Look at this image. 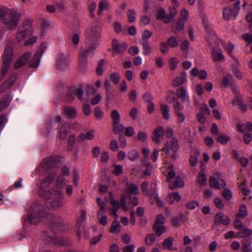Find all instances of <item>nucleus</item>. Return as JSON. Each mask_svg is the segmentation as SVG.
<instances>
[{
	"mask_svg": "<svg viewBox=\"0 0 252 252\" xmlns=\"http://www.w3.org/2000/svg\"><path fill=\"white\" fill-rule=\"evenodd\" d=\"M53 183L59 189H61L65 186L66 181L63 175L53 173L41 182L38 193L40 196L48 199L47 202L50 205L51 208L58 209L62 206L64 194L58 189H53L52 190L47 189V188Z\"/></svg>",
	"mask_w": 252,
	"mask_h": 252,
	"instance_id": "nucleus-1",
	"label": "nucleus"
},
{
	"mask_svg": "<svg viewBox=\"0 0 252 252\" xmlns=\"http://www.w3.org/2000/svg\"><path fill=\"white\" fill-rule=\"evenodd\" d=\"M102 25L98 22H94L87 30V37L90 42L88 50L81 49L79 52L80 60L84 62L90 53L94 50L99 45V38L100 36Z\"/></svg>",
	"mask_w": 252,
	"mask_h": 252,
	"instance_id": "nucleus-2",
	"label": "nucleus"
},
{
	"mask_svg": "<svg viewBox=\"0 0 252 252\" xmlns=\"http://www.w3.org/2000/svg\"><path fill=\"white\" fill-rule=\"evenodd\" d=\"M204 23L206 29V40L212 49L211 54L213 59L215 62H221L224 60V56L222 50L219 46V42L217 36L211 28V25Z\"/></svg>",
	"mask_w": 252,
	"mask_h": 252,
	"instance_id": "nucleus-3",
	"label": "nucleus"
},
{
	"mask_svg": "<svg viewBox=\"0 0 252 252\" xmlns=\"http://www.w3.org/2000/svg\"><path fill=\"white\" fill-rule=\"evenodd\" d=\"M20 14L14 10L7 7H2L0 9V19L5 26L9 29H13L17 26Z\"/></svg>",
	"mask_w": 252,
	"mask_h": 252,
	"instance_id": "nucleus-4",
	"label": "nucleus"
},
{
	"mask_svg": "<svg viewBox=\"0 0 252 252\" xmlns=\"http://www.w3.org/2000/svg\"><path fill=\"white\" fill-rule=\"evenodd\" d=\"M179 2L177 0H172L171 5L170 6V16L166 13L165 10L161 8L157 14L158 19L162 20L165 23H169L171 21V18H173L174 21H175V16L178 13V7Z\"/></svg>",
	"mask_w": 252,
	"mask_h": 252,
	"instance_id": "nucleus-5",
	"label": "nucleus"
},
{
	"mask_svg": "<svg viewBox=\"0 0 252 252\" xmlns=\"http://www.w3.org/2000/svg\"><path fill=\"white\" fill-rule=\"evenodd\" d=\"M42 207L38 202H35L31 206V213L28 214L26 220L31 224H35L41 220V217L46 216V213L43 215Z\"/></svg>",
	"mask_w": 252,
	"mask_h": 252,
	"instance_id": "nucleus-6",
	"label": "nucleus"
},
{
	"mask_svg": "<svg viewBox=\"0 0 252 252\" xmlns=\"http://www.w3.org/2000/svg\"><path fill=\"white\" fill-rule=\"evenodd\" d=\"M179 150V145L176 139L173 138L170 141H167L161 151L168 157L176 159L178 158L177 152Z\"/></svg>",
	"mask_w": 252,
	"mask_h": 252,
	"instance_id": "nucleus-7",
	"label": "nucleus"
},
{
	"mask_svg": "<svg viewBox=\"0 0 252 252\" xmlns=\"http://www.w3.org/2000/svg\"><path fill=\"white\" fill-rule=\"evenodd\" d=\"M13 56L12 48L10 46L6 47L3 53V65L1 68V73L3 75H4L8 71Z\"/></svg>",
	"mask_w": 252,
	"mask_h": 252,
	"instance_id": "nucleus-8",
	"label": "nucleus"
},
{
	"mask_svg": "<svg viewBox=\"0 0 252 252\" xmlns=\"http://www.w3.org/2000/svg\"><path fill=\"white\" fill-rule=\"evenodd\" d=\"M209 185L212 188L220 189L224 188L226 184L224 181L221 179L220 173L217 171L210 177Z\"/></svg>",
	"mask_w": 252,
	"mask_h": 252,
	"instance_id": "nucleus-9",
	"label": "nucleus"
},
{
	"mask_svg": "<svg viewBox=\"0 0 252 252\" xmlns=\"http://www.w3.org/2000/svg\"><path fill=\"white\" fill-rule=\"evenodd\" d=\"M47 48V43L45 42L42 43L39 49L37 51L35 54L29 61V65L32 67H36L39 64L40 57L42 55L44 51Z\"/></svg>",
	"mask_w": 252,
	"mask_h": 252,
	"instance_id": "nucleus-10",
	"label": "nucleus"
},
{
	"mask_svg": "<svg viewBox=\"0 0 252 252\" xmlns=\"http://www.w3.org/2000/svg\"><path fill=\"white\" fill-rule=\"evenodd\" d=\"M230 222V219L228 216L222 212L217 213L214 217V228L219 224L223 225H227Z\"/></svg>",
	"mask_w": 252,
	"mask_h": 252,
	"instance_id": "nucleus-11",
	"label": "nucleus"
},
{
	"mask_svg": "<svg viewBox=\"0 0 252 252\" xmlns=\"http://www.w3.org/2000/svg\"><path fill=\"white\" fill-rule=\"evenodd\" d=\"M164 135V128L161 126H158L153 132L152 139L154 142L159 144L161 142L160 139L163 137Z\"/></svg>",
	"mask_w": 252,
	"mask_h": 252,
	"instance_id": "nucleus-12",
	"label": "nucleus"
},
{
	"mask_svg": "<svg viewBox=\"0 0 252 252\" xmlns=\"http://www.w3.org/2000/svg\"><path fill=\"white\" fill-rule=\"evenodd\" d=\"M176 95L183 102L189 104L190 103L189 94L187 90L183 87H179L176 91Z\"/></svg>",
	"mask_w": 252,
	"mask_h": 252,
	"instance_id": "nucleus-13",
	"label": "nucleus"
},
{
	"mask_svg": "<svg viewBox=\"0 0 252 252\" xmlns=\"http://www.w3.org/2000/svg\"><path fill=\"white\" fill-rule=\"evenodd\" d=\"M181 18L178 20L177 29L181 31L184 29L185 22L189 18V12L186 9H183L180 12Z\"/></svg>",
	"mask_w": 252,
	"mask_h": 252,
	"instance_id": "nucleus-14",
	"label": "nucleus"
},
{
	"mask_svg": "<svg viewBox=\"0 0 252 252\" xmlns=\"http://www.w3.org/2000/svg\"><path fill=\"white\" fill-rule=\"evenodd\" d=\"M188 81L187 73L182 72L179 76H177L172 80V85L174 87H177L187 82Z\"/></svg>",
	"mask_w": 252,
	"mask_h": 252,
	"instance_id": "nucleus-15",
	"label": "nucleus"
},
{
	"mask_svg": "<svg viewBox=\"0 0 252 252\" xmlns=\"http://www.w3.org/2000/svg\"><path fill=\"white\" fill-rule=\"evenodd\" d=\"M47 217H48V220L49 223H51V228L55 233H58L60 231L63 230L62 228H60L62 227L61 223L55 221L54 217L50 215H48Z\"/></svg>",
	"mask_w": 252,
	"mask_h": 252,
	"instance_id": "nucleus-16",
	"label": "nucleus"
},
{
	"mask_svg": "<svg viewBox=\"0 0 252 252\" xmlns=\"http://www.w3.org/2000/svg\"><path fill=\"white\" fill-rule=\"evenodd\" d=\"M113 47L114 50L118 53H122L125 51L127 48V45L126 42L120 43L117 40H114L113 41Z\"/></svg>",
	"mask_w": 252,
	"mask_h": 252,
	"instance_id": "nucleus-17",
	"label": "nucleus"
},
{
	"mask_svg": "<svg viewBox=\"0 0 252 252\" xmlns=\"http://www.w3.org/2000/svg\"><path fill=\"white\" fill-rule=\"evenodd\" d=\"M201 167L200 171L198 174L197 182L200 185H204L207 182V177L205 175V167L203 166L202 162H201Z\"/></svg>",
	"mask_w": 252,
	"mask_h": 252,
	"instance_id": "nucleus-18",
	"label": "nucleus"
},
{
	"mask_svg": "<svg viewBox=\"0 0 252 252\" xmlns=\"http://www.w3.org/2000/svg\"><path fill=\"white\" fill-rule=\"evenodd\" d=\"M68 64L66 56L63 54L60 55L57 60V67L60 69H63L68 65Z\"/></svg>",
	"mask_w": 252,
	"mask_h": 252,
	"instance_id": "nucleus-19",
	"label": "nucleus"
},
{
	"mask_svg": "<svg viewBox=\"0 0 252 252\" xmlns=\"http://www.w3.org/2000/svg\"><path fill=\"white\" fill-rule=\"evenodd\" d=\"M160 110L163 118L166 120L170 119V107L166 104H161L160 106Z\"/></svg>",
	"mask_w": 252,
	"mask_h": 252,
	"instance_id": "nucleus-20",
	"label": "nucleus"
},
{
	"mask_svg": "<svg viewBox=\"0 0 252 252\" xmlns=\"http://www.w3.org/2000/svg\"><path fill=\"white\" fill-rule=\"evenodd\" d=\"M31 56L30 52H27L22 56L19 59L15 64V67L16 69L20 68L21 66L25 64L27 62V59Z\"/></svg>",
	"mask_w": 252,
	"mask_h": 252,
	"instance_id": "nucleus-21",
	"label": "nucleus"
},
{
	"mask_svg": "<svg viewBox=\"0 0 252 252\" xmlns=\"http://www.w3.org/2000/svg\"><path fill=\"white\" fill-rule=\"evenodd\" d=\"M63 113L68 118H74L77 115V110L75 108L70 106L65 107Z\"/></svg>",
	"mask_w": 252,
	"mask_h": 252,
	"instance_id": "nucleus-22",
	"label": "nucleus"
},
{
	"mask_svg": "<svg viewBox=\"0 0 252 252\" xmlns=\"http://www.w3.org/2000/svg\"><path fill=\"white\" fill-rule=\"evenodd\" d=\"M232 104L233 106L239 105L243 112L247 111V106L244 104L243 97L241 95L236 96V99L232 101Z\"/></svg>",
	"mask_w": 252,
	"mask_h": 252,
	"instance_id": "nucleus-23",
	"label": "nucleus"
},
{
	"mask_svg": "<svg viewBox=\"0 0 252 252\" xmlns=\"http://www.w3.org/2000/svg\"><path fill=\"white\" fill-rule=\"evenodd\" d=\"M140 43L142 45L143 53L146 56L150 55L151 53L152 47L150 45L149 41L147 40L141 39L140 40Z\"/></svg>",
	"mask_w": 252,
	"mask_h": 252,
	"instance_id": "nucleus-24",
	"label": "nucleus"
},
{
	"mask_svg": "<svg viewBox=\"0 0 252 252\" xmlns=\"http://www.w3.org/2000/svg\"><path fill=\"white\" fill-rule=\"evenodd\" d=\"M184 186L183 180L179 176L176 178L175 181H170L169 187L171 189H174L176 188H182Z\"/></svg>",
	"mask_w": 252,
	"mask_h": 252,
	"instance_id": "nucleus-25",
	"label": "nucleus"
},
{
	"mask_svg": "<svg viewBox=\"0 0 252 252\" xmlns=\"http://www.w3.org/2000/svg\"><path fill=\"white\" fill-rule=\"evenodd\" d=\"M69 125L68 123H65L60 128L59 135L61 139H65L69 132Z\"/></svg>",
	"mask_w": 252,
	"mask_h": 252,
	"instance_id": "nucleus-26",
	"label": "nucleus"
},
{
	"mask_svg": "<svg viewBox=\"0 0 252 252\" xmlns=\"http://www.w3.org/2000/svg\"><path fill=\"white\" fill-rule=\"evenodd\" d=\"M237 130L240 132H245L246 131H252V123L247 122L246 124H238Z\"/></svg>",
	"mask_w": 252,
	"mask_h": 252,
	"instance_id": "nucleus-27",
	"label": "nucleus"
},
{
	"mask_svg": "<svg viewBox=\"0 0 252 252\" xmlns=\"http://www.w3.org/2000/svg\"><path fill=\"white\" fill-rule=\"evenodd\" d=\"M56 159L53 158H51L45 160L42 165L43 169L45 171H47L53 167H57L58 165H55L53 163V162Z\"/></svg>",
	"mask_w": 252,
	"mask_h": 252,
	"instance_id": "nucleus-28",
	"label": "nucleus"
},
{
	"mask_svg": "<svg viewBox=\"0 0 252 252\" xmlns=\"http://www.w3.org/2000/svg\"><path fill=\"white\" fill-rule=\"evenodd\" d=\"M181 199V196L178 192L169 193L168 194V202L170 204H172L174 202H179Z\"/></svg>",
	"mask_w": 252,
	"mask_h": 252,
	"instance_id": "nucleus-29",
	"label": "nucleus"
},
{
	"mask_svg": "<svg viewBox=\"0 0 252 252\" xmlns=\"http://www.w3.org/2000/svg\"><path fill=\"white\" fill-rule=\"evenodd\" d=\"M238 12L236 13L233 12L232 8L230 7H225L224 9L223 12V18L226 20H229L231 19L232 15L236 16Z\"/></svg>",
	"mask_w": 252,
	"mask_h": 252,
	"instance_id": "nucleus-30",
	"label": "nucleus"
},
{
	"mask_svg": "<svg viewBox=\"0 0 252 252\" xmlns=\"http://www.w3.org/2000/svg\"><path fill=\"white\" fill-rule=\"evenodd\" d=\"M174 238L172 237H169L165 239L163 242V248L164 249H167L169 250H173Z\"/></svg>",
	"mask_w": 252,
	"mask_h": 252,
	"instance_id": "nucleus-31",
	"label": "nucleus"
},
{
	"mask_svg": "<svg viewBox=\"0 0 252 252\" xmlns=\"http://www.w3.org/2000/svg\"><path fill=\"white\" fill-rule=\"evenodd\" d=\"M174 113L182 112L184 110V106L181 102L175 97L173 99Z\"/></svg>",
	"mask_w": 252,
	"mask_h": 252,
	"instance_id": "nucleus-32",
	"label": "nucleus"
},
{
	"mask_svg": "<svg viewBox=\"0 0 252 252\" xmlns=\"http://www.w3.org/2000/svg\"><path fill=\"white\" fill-rule=\"evenodd\" d=\"M109 8V3L106 0H101L99 3L98 14L101 15L104 10H106Z\"/></svg>",
	"mask_w": 252,
	"mask_h": 252,
	"instance_id": "nucleus-33",
	"label": "nucleus"
},
{
	"mask_svg": "<svg viewBox=\"0 0 252 252\" xmlns=\"http://www.w3.org/2000/svg\"><path fill=\"white\" fill-rule=\"evenodd\" d=\"M248 215L247 208L244 205H241L239 208V212L236 215L237 217L244 219Z\"/></svg>",
	"mask_w": 252,
	"mask_h": 252,
	"instance_id": "nucleus-34",
	"label": "nucleus"
},
{
	"mask_svg": "<svg viewBox=\"0 0 252 252\" xmlns=\"http://www.w3.org/2000/svg\"><path fill=\"white\" fill-rule=\"evenodd\" d=\"M121 224L119 221H114L111 226L110 231L113 233H118L120 231Z\"/></svg>",
	"mask_w": 252,
	"mask_h": 252,
	"instance_id": "nucleus-35",
	"label": "nucleus"
},
{
	"mask_svg": "<svg viewBox=\"0 0 252 252\" xmlns=\"http://www.w3.org/2000/svg\"><path fill=\"white\" fill-rule=\"evenodd\" d=\"M113 124H119L120 121V115L117 110H114L112 111L111 114Z\"/></svg>",
	"mask_w": 252,
	"mask_h": 252,
	"instance_id": "nucleus-36",
	"label": "nucleus"
},
{
	"mask_svg": "<svg viewBox=\"0 0 252 252\" xmlns=\"http://www.w3.org/2000/svg\"><path fill=\"white\" fill-rule=\"evenodd\" d=\"M230 138L229 136L226 135L225 134H220L218 138L217 141L222 145L226 144L228 143V142L230 140Z\"/></svg>",
	"mask_w": 252,
	"mask_h": 252,
	"instance_id": "nucleus-37",
	"label": "nucleus"
},
{
	"mask_svg": "<svg viewBox=\"0 0 252 252\" xmlns=\"http://www.w3.org/2000/svg\"><path fill=\"white\" fill-rule=\"evenodd\" d=\"M126 190L128 191V193H130L133 194H137L139 193V189L137 186L133 184H130L126 187Z\"/></svg>",
	"mask_w": 252,
	"mask_h": 252,
	"instance_id": "nucleus-38",
	"label": "nucleus"
},
{
	"mask_svg": "<svg viewBox=\"0 0 252 252\" xmlns=\"http://www.w3.org/2000/svg\"><path fill=\"white\" fill-rule=\"evenodd\" d=\"M27 32L25 29H20L17 34L16 37L18 42H22L26 37Z\"/></svg>",
	"mask_w": 252,
	"mask_h": 252,
	"instance_id": "nucleus-39",
	"label": "nucleus"
},
{
	"mask_svg": "<svg viewBox=\"0 0 252 252\" xmlns=\"http://www.w3.org/2000/svg\"><path fill=\"white\" fill-rule=\"evenodd\" d=\"M73 93L80 100L83 99L84 92L81 86L75 88L73 90Z\"/></svg>",
	"mask_w": 252,
	"mask_h": 252,
	"instance_id": "nucleus-40",
	"label": "nucleus"
},
{
	"mask_svg": "<svg viewBox=\"0 0 252 252\" xmlns=\"http://www.w3.org/2000/svg\"><path fill=\"white\" fill-rule=\"evenodd\" d=\"M128 157L130 160L134 161L139 157V154L136 150H131L128 153Z\"/></svg>",
	"mask_w": 252,
	"mask_h": 252,
	"instance_id": "nucleus-41",
	"label": "nucleus"
},
{
	"mask_svg": "<svg viewBox=\"0 0 252 252\" xmlns=\"http://www.w3.org/2000/svg\"><path fill=\"white\" fill-rule=\"evenodd\" d=\"M167 42L171 48H175L178 46V42L176 38L174 36L169 37L167 39Z\"/></svg>",
	"mask_w": 252,
	"mask_h": 252,
	"instance_id": "nucleus-42",
	"label": "nucleus"
},
{
	"mask_svg": "<svg viewBox=\"0 0 252 252\" xmlns=\"http://www.w3.org/2000/svg\"><path fill=\"white\" fill-rule=\"evenodd\" d=\"M98 218L100 224L103 225H106L107 223V217L104 214L103 212H99L98 213Z\"/></svg>",
	"mask_w": 252,
	"mask_h": 252,
	"instance_id": "nucleus-43",
	"label": "nucleus"
},
{
	"mask_svg": "<svg viewBox=\"0 0 252 252\" xmlns=\"http://www.w3.org/2000/svg\"><path fill=\"white\" fill-rule=\"evenodd\" d=\"M222 195L224 199L226 200H230L233 196L232 192L231 189L229 188H225L223 190Z\"/></svg>",
	"mask_w": 252,
	"mask_h": 252,
	"instance_id": "nucleus-44",
	"label": "nucleus"
},
{
	"mask_svg": "<svg viewBox=\"0 0 252 252\" xmlns=\"http://www.w3.org/2000/svg\"><path fill=\"white\" fill-rule=\"evenodd\" d=\"M231 69L234 75L238 79H241L242 78V75L241 72L239 70L237 65L234 66L233 64L231 65Z\"/></svg>",
	"mask_w": 252,
	"mask_h": 252,
	"instance_id": "nucleus-45",
	"label": "nucleus"
},
{
	"mask_svg": "<svg viewBox=\"0 0 252 252\" xmlns=\"http://www.w3.org/2000/svg\"><path fill=\"white\" fill-rule=\"evenodd\" d=\"M156 241V236L154 234H150L145 237V242L147 245L151 246L153 245Z\"/></svg>",
	"mask_w": 252,
	"mask_h": 252,
	"instance_id": "nucleus-46",
	"label": "nucleus"
},
{
	"mask_svg": "<svg viewBox=\"0 0 252 252\" xmlns=\"http://www.w3.org/2000/svg\"><path fill=\"white\" fill-rule=\"evenodd\" d=\"M179 61L176 57H172L169 60V64L171 69L175 70L177 66Z\"/></svg>",
	"mask_w": 252,
	"mask_h": 252,
	"instance_id": "nucleus-47",
	"label": "nucleus"
},
{
	"mask_svg": "<svg viewBox=\"0 0 252 252\" xmlns=\"http://www.w3.org/2000/svg\"><path fill=\"white\" fill-rule=\"evenodd\" d=\"M111 81L114 84H117L120 80V75L117 72H114L111 74L110 76Z\"/></svg>",
	"mask_w": 252,
	"mask_h": 252,
	"instance_id": "nucleus-48",
	"label": "nucleus"
},
{
	"mask_svg": "<svg viewBox=\"0 0 252 252\" xmlns=\"http://www.w3.org/2000/svg\"><path fill=\"white\" fill-rule=\"evenodd\" d=\"M234 79L231 74H227L226 76L223 78V84L227 87L230 82H233Z\"/></svg>",
	"mask_w": 252,
	"mask_h": 252,
	"instance_id": "nucleus-49",
	"label": "nucleus"
},
{
	"mask_svg": "<svg viewBox=\"0 0 252 252\" xmlns=\"http://www.w3.org/2000/svg\"><path fill=\"white\" fill-rule=\"evenodd\" d=\"M114 169L113 170V173L116 175H119L123 172V166L119 164H114L113 165Z\"/></svg>",
	"mask_w": 252,
	"mask_h": 252,
	"instance_id": "nucleus-50",
	"label": "nucleus"
},
{
	"mask_svg": "<svg viewBox=\"0 0 252 252\" xmlns=\"http://www.w3.org/2000/svg\"><path fill=\"white\" fill-rule=\"evenodd\" d=\"M169 46L167 42H162L160 43V52L163 54H166L169 52Z\"/></svg>",
	"mask_w": 252,
	"mask_h": 252,
	"instance_id": "nucleus-51",
	"label": "nucleus"
},
{
	"mask_svg": "<svg viewBox=\"0 0 252 252\" xmlns=\"http://www.w3.org/2000/svg\"><path fill=\"white\" fill-rule=\"evenodd\" d=\"M252 234V230L248 228L244 229L242 231L239 232L238 235L240 237H248Z\"/></svg>",
	"mask_w": 252,
	"mask_h": 252,
	"instance_id": "nucleus-52",
	"label": "nucleus"
},
{
	"mask_svg": "<svg viewBox=\"0 0 252 252\" xmlns=\"http://www.w3.org/2000/svg\"><path fill=\"white\" fill-rule=\"evenodd\" d=\"M107 202H108L107 199L106 200L103 201H102V200L100 198H99V197L97 198V202L98 205L100 207V212H102L105 209Z\"/></svg>",
	"mask_w": 252,
	"mask_h": 252,
	"instance_id": "nucleus-53",
	"label": "nucleus"
},
{
	"mask_svg": "<svg viewBox=\"0 0 252 252\" xmlns=\"http://www.w3.org/2000/svg\"><path fill=\"white\" fill-rule=\"evenodd\" d=\"M126 195L123 194L121 197V207L125 211H127L129 209L126 203Z\"/></svg>",
	"mask_w": 252,
	"mask_h": 252,
	"instance_id": "nucleus-54",
	"label": "nucleus"
},
{
	"mask_svg": "<svg viewBox=\"0 0 252 252\" xmlns=\"http://www.w3.org/2000/svg\"><path fill=\"white\" fill-rule=\"evenodd\" d=\"M224 48L232 56L231 53L234 49V46L231 42L224 43L223 44Z\"/></svg>",
	"mask_w": 252,
	"mask_h": 252,
	"instance_id": "nucleus-55",
	"label": "nucleus"
},
{
	"mask_svg": "<svg viewBox=\"0 0 252 252\" xmlns=\"http://www.w3.org/2000/svg\"><path fill=\"white\" fill-rule=\"evenodd\" d=\"M214 202L216 207L220 209H223L224 205L222 202V200L219 197H216L214 199Z\"/></svg>",
	"mask_w": 252,
	"mask_h": 252,
	"instance_id": "nucleus-56",
	"label": "nucleus"
},
{
	"mask_svg": "<svg viewBox=\"0 0 252 252\" xmlns=\"http://www.w3.org/2000/svg\"><path fill=\"white\" fill-rule=\"evenodd\" d=\"M10 102V100L8 98H5L0 101V111L7 107Z\"/></svg>",
	"mask_w": 252,
	"mask_h": 252,
	"instance_id": "nucleus-57",
	"label": "nucleus"
},
{
	"mask_svg": "<svg viewBox=\"0 0 252 252\" xmlns=\"http://www.w3.org/2000/svg\"><path fill=\"white\" fill-rule=\"evenodd\" d=\"M154 229L158 235H161L165 230V227L163 225L158 226L157 224L154 225Z\"/></svg>",
	"mask_w": 252,
	"mask_h": 252,
	"instance_id": "nucleus-58",
	"label": "nucleus"
},
{
	"mask_svg": "<svg viewBox=\"0 0 252 252\" xmlns=\"http://www.w3.org/2000/svg\"><path fill=\"white\" fill-rule=\"evenodd\" d=\"M124 126L122 125H119V124H113V131L116 133H121L124 130Z\"/></svg>",
	"mask_w": 252,
	"mask_h": 252,
	"instance_id": "nucleus-59",
	"label": "nucleus"
},
{
	"mask_svg": "<svg viewBox=\"0 0 252 252\" xmlns=\"http://www.w3.org/2000/svg\"><path fill=\"white\" fill-rule=\"evenodd\" d=\"M177 118V121L179 124L183 123L186 119L185 115L182 112H177L175 113Z\"/></svg>",
	"mask_w": 252,
	"mask_h": 252,
	"instance_id": "nucleus-60",
	"label": "nucleus"
},
{
	"mask_svg": "<svg viewBox=\"0 0 252 252\" xmlns=\"http://www.w3.org/2000/svg\"><path fill=\"white\" fill-rule=\"evenodd\" d=\"M127 197L129 200L130 203L133 206H136L138 204V199L136 196L132 197L130 194L127 193Z\"/></svg>",
	"mask_w": 252,
	"mask_h": 252,
	"instance_id": "nucleus-61",
	"label": "nucleus"
},
{
	"mask_svg": "<svg viewBox=\"0 0 252 252\" xmlns=\"http://www.w3.org/2000/svg\"><path fill=\"white\" fill-rule=\"evenodd\" d=\"M37 37L34 36H31L24 43L25 46L32 45L37 41Z\"/></svg>",
	"mask_w": 252,
	"mask_h": 252,
	"instance_id": "nucleus-62",
	"label": "nucleus"
},
{
	"mask_svg": "<svg viewBox=\"0 0 252 252\" xmlns=\"http://www.w3.org/2000/svg\"><path fill=\"white\" fill-rule=\"evenodd\" d=\"M95 116L98 120H101L103 117V112L98 107H96L94 111Z\"/></svg>",
	"mask_w": 252,
	"mask_h": 252,
	"instance_id": "nucleus-63",
	"label": "nucleus"
},
{
	"mask_svg": "<svg viewBox=\"0 0 252 252\" xmlns=\"http://www.w3.org/2000/svg\"><path fill=\"white\" fill-rule=\"evenodd\" d=\"M128 21L130 23L133 22L135 19V13L133 9H129L127 14Z\"/></svg>",
	"mask_w": 252,
	"mask_h": 252,
	"instance_id": "nucleus-64",
	"label": "nucleus"
}]
</instances>
